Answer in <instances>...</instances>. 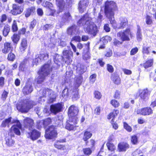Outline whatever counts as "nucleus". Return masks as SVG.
I'll return each mask as SVG.
<instances>
[{
    "label": "nucleus",
    "instance_id": "nucleus-57",
    "mask_svg": "<svg viewBox=\"0 0 156 156\" xmlns=\"http://www.w3.org/2000/svg\"><path fill=\"white\" fill-rule=\"evenodd\" d=\"M15 58V55L12 53H10L8 55V59L10 61L13 60Z\"/></svg>",
    "mask_w": 156,
    "mask_h": 156
},
{
    "label": "nucleus",
    "instance_id": "nucleus-23",
    "mask_svg": "<svg viewBox=\"0 0 156 156\" xmlns=\"http://www.w3.org/2000/svg\"><path fill=\"white\" fill-rule=\"evenodd\" d=\"M119 113V111L118 110H115L108 115L107 118L109 119H112L111 121L113 122L114 121V118L117 116Z\"/></svg>",
    "mask_w": 156,
    "mask_h": 156
},
{
    "label": "nucleus",
    "instance_id": "nucleus-64",
    "mask_svg": "<svg viewBox=\"0 0 156 156\" xmlns=\"http://www.w3.org/2000/svg\"><path fill=\"white\" fill-rule=\"evenodd\" d=\"M90 58V55L88 53H86L84 54L83 56V58L85 60H89Z\"/></svg>",
    "mask_w": 156,
    "mask_h": 156
},
{
    "label": "nucleus",
    "instance_id": "nucleus-10",
    "mask_svg": "<svg viewBox=\"0 0 156 156\" xmlns=\"http://www.w3.org/2000/svg\"><path fill=\"white\" fill-rule=\"evenodd\" d=\"M52 70L50 65L49 64H47L44 65L39 72L47 76L50 73Z\"/></svg>",
    "mask_w": 156,
    "mask_h": 156
},
{
    "label": "nucleus",
    "instance_id": "nucleus-37",
    "mask_svg": "<svg viewBox=\"0 0 156 156\" xmlns=\"http://www.w3.org/2000/svg\"><path fill=\"white\" fill-rule=\"evenodd\" d=\"M10 27L8 25H5L3 30V35L5 37H6L8 35L10 31Z\"/></svg>",
    "mask_w": 156,
    "mask_h": 156
},
{
    "label": "nucleus",
    "instance_id": "nucleus-61",
    "mask_svg": "<svg viewBox=\"0 0 156 156\" xmlns=\"http://www.w3.org/2000/svg\"><path fill=\"white\" fill-rule=\"evenodd\" d=\"M8 94V92L4 90L2 95V98L3 100H5L6 99Z\"/></svg>",
    "mask_w": 156,
    "mask_h": 156
},
{
    "label": "nucleus",
    "instance_id": "nucleus-27",
    "mask_svg": "<svg viewBox=\"0 0 156 156\" xmlns=\"http://www.w3.org/2000/svg\"><path fill=\"white\" fill-rule=\"evenodd\" d=\"M111 80L116 84H119L120 83V79L117 74H113L111 76Z\"/></svg>",
    "mask_w": 156,
    "mask_h": 156
},
{
    "label": "nucleus",
    "instance_id": "nucleus-32",
    "mask_svg": "<svg viewBox=\"0 0 156 156\" xmlns=\"http://www.w3.org/2000/svg\"><path fill=\"white\" fill-rule=\"evenodd\" d=\"M56 4L58 7L59 12L62 11L64 6L63 0H56Z\"/></svg>",
    "mask_w": 156,
    "mask_h": 156
},
{
    "label": "nucleus",
    "instance_id": "nucleus-35",
    "mask_svg": "<svg viewBox=\"0 0 156 156\" xmlns=\"http://www.w3.org/2000/svg\"><path fill=\"white\" fill-rule=\"evenodd\" d=\"M82 77L81 76L76 77L75 79V84L76 88L79 87L81 84L82 81Z\"/></svg>",
    "mask_w": 156,
    "mask_h": 156
},
{
    "label": "nucleus",
    "instance_id": "nucleus-54",
    "mask_svg": "<svg viewBox=\"0 0 156 156\" xmlns=\"http://www.w3.org/2000/svg\"><path fill=\"white\" fill-rule=\"evenodd\" d=\"M102 17L103 16L101 15V14L99 13L97 19L95 21V22L96 23H98V24L100 25L101 23Z\"/></svg>",
    "mask_w": 156,
    "mask_h": 156
},
{
    "label": "nucleus",
    "instance_id": "nucleus-33",
    "mask_svg": "<svg viewBox=\"0 0 156 156\" xmlns=\"http://www.w3.org/2000/svg\"><path fill=\"white\" fill-rule=\"evenodd\" d=\"M39 75L36 79L37 82L38 83H41L43 82L45 79V77L46 76L41 74L40 72H38Z\"/></svg>",
    "mask_w": 156,
    "mask_h": 156
},
{
    "label": "nucleus",
    "instance_id": "nucleus-28",
    "mask_svg": "<svg viewBox=\"0 0 156 156\" xmlns=\"http://www.w3.org/2000/svg\"><path fill=\"white\" fill-rule=\"evenodd\" d=\"M67 33L69 35L76 34H77L78 31L76 30V26H73L69 28L67 30Z\"/></svg>",
    "mask_w": 156,
    "mask_h": 156
},
{
    "label": "nucleus",
    "instance_id": "nucleus-24",
    "mask_svg": "<svg viewBox=\"0 0 156 156\" xmlns=\"http://www.w3.org/2000/svg\"><path fill=\"white\" fill-rule=\"evenodd\" d=\"M35 10V7L33 6L27 9L25 12V16L26 17H29L34 12Z\"/></svg>",
    "mask_w": 156,
    "mask_h": 156
},
{
    "label": "nucleus",
    "instance_id": "nucleus-39",
    "mask_svg": "<svg viewBox=\"0 0 156 156\" xmlns=\"http://www.w3.org/2000/svg\"><path fill=\"white\" fill-rule=\"evenodd\" d=\"M153 60L152 59L147 61L144 65V66L145 69H147L152 66Z\"/></svg>",
    "mask_w": 156,
    "mask_h": 156
},
{
    "label": "nucleus",
    "instance_id": "nucleus-46",
    "mask_svg": "<svg viewBox=\"0 0 156 156\" xmlns=\"http://www.w3.org/2000/svg\"><path fill=\"white\" fill-rule=\"evenodd\" d=\"M41 61V58H40L39 55H37L36 56L35 58L33 60V64L37 65Z\"/></svg>",
    "mask_w": 156,
    "mask_h": 156
},
{
    "label": "nucleus",
    "instance_id": "nucleus-63",
    "mask_svg": "<svg viewBox=\"0 0 156 156\" xmlns=\"http://www.w3.org/2000/svg\"><path fill=\"white\" fill-rule=\"evenodd\" d=\"M138 49L137 48H133L130 51V55H133L136 54L138 51Z\"/></svg>",
    "mask_w": 156,
    "mask_h": 156
},
{
    "label": "nucleus",
    "instance_id": "nucleus-21",
    "mask_svg": "<svg viewBox=\"0 0 156 156\" xmlns=\"http://www.w3.org/2000/svg\"><path fill=\"white\" fill-rule=\"evenodd\" d=\"M129 144L126 143H122L118 144V148L120 151H125L129 148Z\"/></svg>",
    "mask_w": 156,
    "mask_h": 156
},
{
    "label": "nucleus",
    "instance_id": "nucleus-12",
    "mask_svg": "<svg viewBox=\"0 0 156 156\" xmlns=\"http://www.w3.org/2000/svg\"><path fill=\"white\" fill-rule=\"evenodd\" d=\"M66 141V139H65L57 140L54 143V146L56 148L58 149L64 151L66 152L67 149L66 148V146L65 145L61 144L59 143H60L65 142Z\"/></svg>",
    "mask_w": 156,
    "mask_h": 156
},
{
    "label": "nucleus",
    "instance_id": "nucleus-30",
    "mask_svg": "<svg viewBox=\"0 0 156 156\" xmlns=\"http://www.w3.org/2000/svg\"><path fill=\"white\" fill-rule=\"evenodd\" d=\"M92 136V133L90 131L86 130L84 132L83 139L85 141L90 138Z\"/></svg>",
    "mask_w": 156,
    "mask_h": 156
},
{
    "label": "nucleus",
    "instance_id": "nucleus-29",
    "mask_svg": "<svg viewBox=\"0 0 156 156\" xmlns=\"http://www.w3.org/2000/svg\"><path fill=\"white\" fill-rule=\"evenodd\" d=\"M6 144L9 147L12 146L15 143L14 140L11 136H9L6 137Z\"/></svg>",
    "mask_w": 156,
    "mask_h": 156
},
{
    "label": "nucleus",
    "instance_id": "nucleus-45",
    "mask_svg": "<svg viewBox=\"0 0 156 156\" xmlns=\"http://www.w3.org/2000/svg\"><path fill=\"white\" fill-rule=\"evenodd\" d=\"M121 22L120 23V28H123L127 24V20L126 18L122 19H121Z\"/></svg>",
    "mask_w": 156,
    "mask_h": 156
},
{
    "label": "nucleus",
    "instance_id": "nucleus-16",
    "mask_svg": "<svg viewBox=\"0 0 156 156\" xmlns=\"http://www.w3.org/2000/svg\"><path fill=\"white\" fill-rule=\"evenodd\" d=\"M30 138L33 140L37 139L40 136V133L38 131L34 129L30 133H28Z\"/></svg>",
    "mask_w": 156,
    "mask_h": 156
},
{
    "label": "nucleus",
    "instance_id": "nucleus-58",
    "mask_svg": "<svg viewBox=\"0 0 156 156\" xmlns=\"http://www.w3.org/2000/svg\"><path fill=\"white\" fill-rule=\"evenodd\" d=\"M39 55L40 56V58H41V60H45L47 59L48 58V55L47 53L41 54Z\"/></svg>",
    "mask_w": 156,
    "mask_h": 156
},
{
    "label": "nucleus",
    "instance_id": "nucleus-50",
    "mask_svg": "<svg viewBox=\"0 0 156 156\" xmlns=\"http://www.w3.org/2000/svg\"><path fill=\"white\" fill-rule=\"evenodd\" d=\"M111 104L114 107L116 108L118 107L119 105V103L116 100H112L111 101Z\"/></svg>",
    "mask_w": 156,
    "mask_h": 156
},
{
    "label": "nucleus",
    "instance_id": "nucleus-2",
    "mask_svg": "<svg viewBox=\"0 0 156 156\" xmlns=\"http://www.w3.org/2000/svg\"><path fill=\"white\" fill-rule=\"evenodd\" d=\"M105 15L109 19L111 23L114 24L115 22L114 17V11L117 9L116 4L113 1L108 0L105 2Z\"/></svg>",
    "mask_w": 156,
    "mask_h": 156
},
{
    "label": "nucleus",
    "instance_id": "nucleus-17",
    "mask_svg": "<svg viewBox=\"0 0 156 156\" xmlns=\"http://www.w3.org/2000/svg\"><path fill=\"white\" fill-rule=\"evenodd\" d=\"M141 99L146 101L149 98V94L148 91L147 89H145L142 90L139 94Z\"/></svg>",
    "mask_w": 156,
    "mask_h": 156
},
{
    "label": "nucleus",
    "instance_id": "nucleus-5",
    "mask_svg": "<svg viewBox=\"0 0 156 156\" xmlns=\"http://www.w3.org/2000/svg\"><path fill=\"white\" fill-rule=\"evenodd\" d=\"M41 93H42L43 96L40 97L39 100V103L41 102H43L45 101L44 97L46 95L50 97V99L48 100L49 103H52L55 100L56 95L54 93L52 90H50L49 89H45L43 90H41L40 91Z\"/></svg>",
    "mask_w": 156,
    "mask_h": 156
},
{
    "label": "nucleus",
    "instance_id": "nucleus-19",
    "mask_svg": "<svg viewBox=\"0 0 156 156\" xmlns=\"http://www.w3.org/2000/svg\"><path fill=\"white\" fill-rule=\"evenodd\" d=\"M74 119L69 118V121H67L66 126V128L69 130H73L74 128V125L76 124L74 123Z\"/></svg>",
    "mask_w": 156,
    "mask_h": 156
},
{
    "label": "nucleus",
    "instance_id": "nucleus-22",
    "mask_svg": "<svg viewBox=\"0 0 156 156\" xmlns=\"http://www.w3.org/2000/svg\"><path fill=\"white\" fill-rule=\"evenodd\" d=\"M87 1H84L85 2L84 5L80 1L78 4V9L80 12L82 13L84 12L86 9L87 7Z\"/></svg>",
    "mask_w": 156,
    "mask_h": 156
},
{
    "label": "nucleus",
    "instance_id": "nucleus-36",
    "mask_svg": "<svg viewBox=\"0 0 156 156\" xmlns=\"http://www.w3.org/2000/svg\"><path fill=\"white\" fill-rule=\"evenodd\" d=\"M53 5L52 4L49 2L47 7L48 8V11H50V13H47L48 15H53L55 12V10L53 9Z\"/></svg>",
    "mask_w": 156,
    "mask_h": 156
},
{
    "label": "nucleus",
    "instance_id": "nucleus-59",
    "mask_svg": "<svg viewBox=\"0 0 156 156\" xmlns=\"http://www.w3.org/2000/svg\"><path fill=\"white\" fill-rule=\"evenodd\" d=\"M94 97L96 98L100 99L101 97V93L98 91H95L94 93Z\"/></svg>",
    "mask_w": 156,
    "mask_h": 156
},
{
    "label": "nucleus",
    "instance_id": "nucleus-38",
    "mask_svg": "<svg viewBox=\"0 0 156 156\" xmlns=\"http://www.w3.org/2000/svg\"><path fill=\"white\" fill-rule=\"evenodd\" d=\"M72 94L73 95L72 98L73 100H76L79 98L78 91L76 89L72 91Z\"/></svg>",
    "mask_w": 156,
    "mask_h": 156
},
{
    "label": "nucleus",
    "instance_id": "nucleus-4",
    "mask_svg": "<svg viewBox=\"0 0 156 156\" xmlns=\"http://www.w3.org/2000/svg\"><path fill=\"white\" fill-rule=\"evenodd\" d=\"M36 104V103L33 101L25 100L22 102H19L17 104L16 108L18 110L22 112L27 113Z\"/></svg>",
    "mask_w": 156,
    "mask_h": 156
},
{
    "label": "nucleus",
    "instance_id": "nucleus-34",
    "mask_svg": "<svg viewBox=\"0 0 156 156\" xmlns=\"http://www.w3.org/2000/svg\"><path fill=\"white\" fill-rule=\"evenodd\" d=\"M76 71L79 74H81L85 71L84 66L82 65H78L77 66Z\"/></svg>",
    "mask_w": 156,
    "mask_h": 156
},
{
    "label": "nucleus",
    "instance_id": "nucleus-25",
    "mask_svg": "<svg viewBox=\"0 0 156 156\" xmlns=\"http://www.w3.org/2000/svg\"><path fill=\"white\" fill-rule=\"evenodd\" d=\"M72 90L70 89H68L66 87L62 92V96L63 97L70 96L72 95Z\"/></svg>",
    "mask_w": 156,
    "mask_h": 156
},
{
    "label": "nucleus",
    "instance_id": "nucleus-55",
    "mask_svg": "<svg viewBox=\"0 0 156 156\" xmlns=\"http://www.w3.org/2000/svg\"><path fill=\"white\" fill-rule=\"evenodd\" d=\"M37 127L38 129H40L42 127H44V123L43 120L38 121L37 122Z\"/></svg>",
    "mask_w": 156,
    "mask_h": 156
},
{
    "label": "nucleus",
    "instance_id": "nucleus-52",
    "mask_svg": "<svg viewBox=\"0 0 156 156\" xmlns=\"http://www.w3.org/2000/svg\"><path fill=\"white\" fill-rule=\"evenodd\" d=\"M146 22L148 25L151 24L152 23L151 17L148 15H147L146 17Z\"/></svg>",
    "mask_w": 156,
    "mask_h": 156
},
{
    "label": "nucleus",
    "instance_id": "nucleus-62",
    "mask_svg": "<svg viewBox=\"0 0 156 156\" xmlns=\"http://www.w3.org/2000/svg\"><path fill=\"white\" fill-rule=\"evenodd\" d=\"M96 75L95 74H93L91 75L90 77V81L92 83H94L96 80Z\"/></svg>",
    "mask_w": 156,
    "mask_h": 156
},
{
    "label": "nucleus",
    "instance_id": "nucleus-7",
    "mask_svg": "<svg viewBox=\"0 0 156 156\" xmlns=\"http://www.w3.org/2000/svg\"><path fill=\"white\" fill-rule=\"evenodd\" d=\"M57 134L55 127L51 126L46 130L45 136L46 139H51L55 137Z\"/></svg>",
    "mask_w": 156,
    "mask_h": 156
},
{
    "label": "nucleus",
    "instance_id": "nucleus-3",
    "mask_svg": "<svg viewBox=\"0 0 156 156\" xmlns=\"http://www.w3.org/2000/svg\"><path fill=\"white\" fill-rule=\"evenodd\" d=\"M63 55L64 57L59 55L55 54L54 57V62L58 65L60 63V62L64 58H66L68 60L66 61L65 62L69 64L72 61V57H73V52L71 51L64 50L63 51Z\"/></svg>",
    "mask_w": 156,
    "mask_h": 156
},
{
    "label": "nucleus",
    "instance_id": "nucleus-31",
    "mask_svg": "<svg viewBox=\"0 0 156 156\" xmlns=\"http://www.w3.org/2000/svg\"><path fill=\"white\" fill-rule=\"evenodd\" d=\"M27 41L26 39H23L22 40L20 49L21 52L24 51L27 47Z\"/></svg>",
    "mask_w": 156,
    "mask_h": 156
},
{
    "label": "nucleus",
    "instance_id": "nucleus-40",
    "mask_svg": "<svg viewBox=\"0 0 156 156\" xmlns=\"http://www.w3.org/2000/svg\"><path fill=\"white\" fill-rule=\"evenodd\" d=\"M11 38L14 43L17 44L20 40V37L19 35L14 34L11 37Z\"/></svg>",
    "mask_w": 156,
    "mask_h": 156
},
{
    "label": "nucleus",
    "instance_id": "nucleus-13",
    "mask_svg": "<svg viewBox=\"0 0 156 156\" xmlns=\"http://www.w3.org/2000/svg\"><path fill=\"white\" fill-rule=\"evenodd\" d=\"M62 108V105L60 103L51 105L50 106L51 112L54 114L61 112Z\"/></svg>",
    "mask_w": 156,
    "mask_h": 156
},
{
    "label": "nucleus",
    "instance_id": "nucleus-20",
    "mask_svg": "<svg viewBox=\"0 0 156 156\" xmlns=\"http://www.w3.org/2000/svg\"><path fill=\"white\" fill-rule=\"evenodd\" d=\"M33 90L32 86L30 83H27L23 89V92L25 94L31 93Z\"/></svg>",
    "mask_w": 156,
    "mask_h": 156
},
{
    "label": "nucleus",
    "instance_id": "nucleus-1",
    "mask_svg": "<svg viewBox=\"0 0 156 156\" xmlns=\"http://www.w3.org/2000/svg\"><path fill=\"white\" fill-rule=\"evenodd\" d=\"M93 20H94L90 17L87 14H86L79 20L77 24L81 26L85 23L84 28L85 32L95 36L98 30L96 25L92 22Z\"/></svg>",
    "mask_w": 156,
    "mask_h": 156
},
{
    "label": "nucleus",
    "instance_id": "nucleus-56",
    "mask_svg": "<svg viewBox=\"0 0 156 156\" xmlns=\"http://www.w3.org/2000/svg\"><path fill=\"white\" fill-rule=\"evenodd\" d=\"M74 41H75L76 42H80L81 41V37L79 36L74 37L72 38L71 42H73Z\"/></svg>",
    "mask_w": 156,
    "mask_h": 156
},
{
    "label": "nucleus",
    "instance_id": "nucleus-8",
    "mask_svg": "<svg viewBox=\"0 0 156 156\" xmlns=\"http://www.w3.org/2000/svg\"><path fill=\"white\" fill-rule=\"evenodd\" d=\"M132 36V34L129 29H126L123 32H120L117 34V36L122 41H129V36Z\"/></svg>",
    "mask_w": 156,
    "mask_h": 156
},
{
    "label": "nucleus",
    "instance_id": "nucleus-6",
    "mask_svg": "<svg viewBox=\"0 0 156 156\" xmlns=\"http://www.w3.org/2000/svg\"><path fill=\"white\" fill-rule=\"evenodd\" d=\"M78 112V109L77 107L73 105H71L69 108L68 111V115L69 118L74 119V123H77L78 118L77 115Z\"/></svg>",
    "mask_w": 156,
    "mask_h": 156
},
{
    "label": "nucleus",
    "instance_id": "nucleus-43",
    "mask_svg": "<svg viewBox=\"0 0 156 156\" xmlns=\"http://www.w3.org/2000/svg\"><path fill=\"white\" fill-rule=\"evenodd\" d=\"M106 145L108 150L111 151H113L115 149V145L111 143L107 142Z\"/></svg>",
    "mask_w": 156,
    "mask_h": 156
},
{
    "label": "nucleus",
    "instance_id": "nucleus-60",
    "mask_svg": "<svg viewBox=\"0 0 156 156\" xmlns=\"http://www.w3.org/2000/svg\"><path fill=\"white\" fill-rule=\"evenodd\" d=\"M142 36L140 30L139 29H138L136 34L137 40L138 41H141L142 39Z\"/></svg>",
    "mask_w": 156,
    "mask_h": 156
},
{
    "label": "nucleus",
    "instance_id": "nucleus-11",
    "mask_svg": "<svg viewBox=\"0 0 156 156\" xmlns=\"http://www.w3.org/2000/svg\"><path fill=\"white\" fill-rule=\"evenodd\" d=\"M12 9L11 10V12L14 15H16L20 14L23 11V8L19 5L16 4H13L12 6Z\"/></svg>",
    "mask_w": 156,
    "mask_h": 156
},
{
    "label": "nucleus",
    "instance_id": "nucleus-47",
    "mask_svg": "<svg viewBox=\"0 0 156 156\" xmlns=\"http://www.w3.org/2000/svg\"><path fill=\"white\" fill-rule=\"evenodd\" d=\"M124 127L128 132H130L132 131V129L131 127L125 122L123 123Z\"/></svg>",
    "mask_w": 156,
    "mask_h": 156
},
{
    "label": "nucleus",
    "instance_id": "nucleus-14",
    "mask_svg": "<svg viewBox=\"0 0 156 156\" xmlns=\"http://www.w3.org/2000/svg\"><path fill=\"white\" fill-rule=\"evenodd\" d=\"M15 123L16 125H14L12 126L10 129L11 130H13L14 132L16 135H20V129L21 128V125L18 120H17Z\"/></svg>",
    "mask_w": 156,
    "mask_h": 156
},
{
    "label": "nucleus",
    "instance_id": "nucleus-18",
    "mask_svg": "<svg viewBox=\"0 0 156 156\" xmlns=\"http://www.w3.org/2000/svg\"><path fill=\"white\" fill-rule=\"evenodd\" d=\"M34 125V121L29 118H27L24 120V125L25 127L28 128L30 129Z\"/></svg>",
    "mask_w": 156,
    "mask_h": 156
},
{
    "label": "nucleus",
    "instance_id": "nucleus-26",
    "mask_svg": "<svg viewBox=\"0 0 156 156\" xmlns=\"http://www.w3.org/2000/svg\"><path fill=\"white\" fill-rule=\"evenodd\" d=\"M11 49V44L9 42H5L4 44V48L2 50V52L4 54L9 52Z\"/></svg>",
    "mask_w": 156,
    "mask_h": 156
},
{
    "label": "nucleus",
    "instance_id": "nucleus-41",
    "mask_svg": "<svg viewBox=\"0 0 156 156\" xmlns=\"http://www.w3.org/2000/svg\"><path fill=\"white\" fill-rule=\"evenodd\" d=\"M62 19L63 21L65 22L70 20L71 19V17L69 13L68 12L65 13Z\"/></svg>",
    "mask_w": 156,
    "mask_h": 156
},
{
    "label": "nucleus",
    "instance_id": "nucleus-53",
    "mask_svg": "<svg viewBox=\"0 0 156 156\" xmlns=\"http://www.w3.org/2000/svg\"><path fill=\"white\" fill-rule=\"evenodd\" d=\"M44 123V127H45L51 123V119L50 118H48L43 120Z\"/></svg>",
    "mask_w": 156,
    "mask_h": 156
},
{
    "label": "nucleus",
    "instance_id": "nucleus-49",
    "mask_svg": "<svg viewBox=\"0 0 156 156\" xmlns=\"http://www.w3.org/2000/svg\"><path fill=\"white\" fill-rule=\"evenodd\" d=\"M84 154L86 155H89L92 153V151L90 148H85L83 150Z\"/></svg>",
    "mask_w": 156,
    "mask_h": 156
},
{
    "label": "nucleus",
    "instance_id": "nucleus-42",
    "mask_svg": "<svg viewBox=\"0 0 156 156\" xmlns=\"http://www.w3.org/2000/svg\"><path fill=\"white\" fill-rule=\"evenodd\" d=\"M131 141L132 144H136L138 142V138L136 135H133L131 136Z\"/></svg>",
    "mask_w": 156,
    "mask_h": 156
},
{
    "label": "nucleus",
    "instance_id": "nucleus-51",
    "mask_svg": "<svg viewBox=\"0 0 156 156\" xmlns=\"http://www.w3.org/2000/svg\"><path fill=\"white\" fill-rule=\"evenodd\" d=\"M12 30L13 32H16L18 30V27L17 25V23L15 20H14L12 25Z\"/></svg>",
    "mask_w": 156,
    "mask_h": 156
},
{
    "label": "nucleus",
    "instance_id": "nucleus-44",
    "mask_svg": "<svg viewBox=\"0 0 156 156\" xmlns=\"http://www.w3.org/2000/svg\"><path fill=\"white\" fill-rule=\"evenodd\" d=\"M112 40V38L111 37L106 36L102 37L101 40V41H102L104 43H106L108 41H110Z\"/></svg>",
    "mask_w": 156,
    "mask_h": 156
},
{
    "label": "nucleus",
    "instance_id": "nucleus-15",
    "mask_svg": "<svg viewBox=\"0 0 156 156\" xmlns=\"http://www.w3.org/2000/svg\"><path fill=\"white\" fill-rule=\"evenodd\" d=\"M16 120L12 119L11 117H9L2 121L1 126L2 127H4L7 126L9 127L10 124L15 123Z\"/></svg>",
    "mask_w": 156,
    "mask_h": 156
},
{
    "label": "nucleus",
    "instance_id": "nucleus-9",
    "mask_svg": "<svg viewBox=\"0 0 156 156\" xmlns=\"http://www.w3.org/2000/svg\"><path fill=\"white\" fill-rule=\"evenodd\" d=\"M136 112L138 114L144 115H149L152 114L153 110L150 107H147L138 109Z\"/></svg>",
    "mask_w": 156,
    "mask_h": 156
},
{
    "label": "nucleus",
    "instance_id": "nucleus-48",
    "mask_svg": "<svg viewBox=\"0 0 156 156\" xmlns=\"http://www.w3.org/2000/svg\"><path fill=\"white\" fill-rule=\"evenodd\" d=\"M149 47H146L144 46L143 47L142 52L144 55V59H145V58L144 56L145 54H146L147 55H148L149 53Z\"/></svg>",
    "mask_w": 156,
    "mask_h": 156
}]
</instances>
